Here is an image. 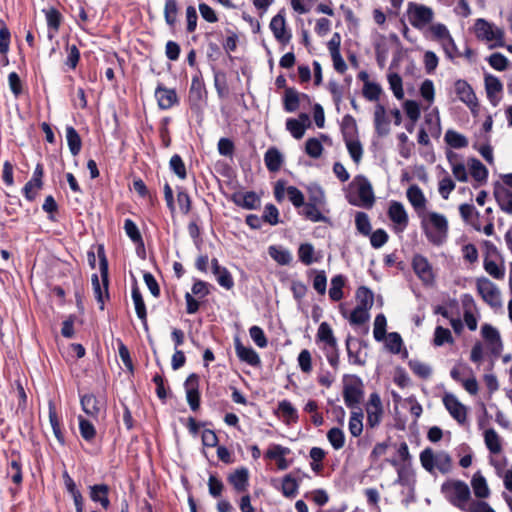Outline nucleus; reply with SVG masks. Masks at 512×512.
I'll return each instance as SVG.
<instances>
[{
	"label": "nucleus",
	"instance_id": "nucleus-4",
	"mask_svg": "<svg viewBox=\"0 0 512 512\" xmlns=\"http://www.w3.org/2000/svg\"><path fill=\"white\" fill-rule=\"evenodd\" d=\"M364 396V384L357 375L345 374L343 376V398L345 405L350 408H356Z\"/></svg>",
	"mask_w": 512,
	"mask_h": 512
},
{
	"label": "nucleus",
	"instance_id": "nucleus-22",
	"mask_svg": "<svg viewBox=\"0 0 512 512\" xmlns=\"http://www.w3.org/2000/svg\"><path fill=\"white\" fill-rule=\"evenodd\" d=\"M234 347L236 355L240 361L245 362L252 367H258L261 365V359L258 353L252 347L244 346L238 337L234 340Z\"/></svg>",
	"mask_w": 512,
	"mask_h": 512
},
{
	"label": "nucleus",
	"instance_id": "nucleus-28",
	"mask_svg": "<svg viewBox=\"0 0 512 512\" xmlns=\"http://www.w3.org/2000/svg\"><path fill=\"white\" fill-rule=\"evenodd\" d=\"M80 404L83 411L94 419L98 418L103 408L100 400L92 393L81 395Z\"/></svg>",
	"mask_w": 512,
	"mask_h": 512
},
{
	"label": "nucleus",
	"instance_id": "nucleus-10",
	"mask_svg": "<svg viewBox=\"0 0 512 512\" xmlns=\"http://www.w3.org/2000/svg\"><path fill=\"white\" fill-rule=\"evenodd\" d=\"M6 477L10 478L16 487L20 488L23 483V461L19 451L12 450L6 455Z\"/></svg>",
	"mask_w": 512,
	"mask_h": 512
},
{
	"label": "nucleus",
	"instance_id": "nucleus-5",
	"mask_svg": "<svg viewBox=\"0 0 512 512\" xmlns=\"http://www.w3.org/2000/svg\"><path fill=\"white\" fill-rule=\"evenodd\" d=\"M475 36L478 40L493 42L489 48L504 46V32L483 18H479L474 24Z\"/></svg>",
	"mask_w": 512,
	"mask_h": 512
},
{
	"label": "nucleus",
	"instance_id": "nucleus-37",
	"mask_svg": "<svg viewBox=\"0 0 512 512\" xmlns=\"http://www.w3.org/2000/svg\"><path fill=\"white\" fill-rule=\"evenodd\" d=\"M358 196L361 200V206L366 208H371L373 206L375 196L370 182L365 178H363L362 182L359 184Z\"/></svg>",
	"mask_w": 512,
	"mask_h": 512
},
{
	"label": "nucleus",
	"instance_id": "nucleus-30",
	"mask_svg": "<svg viewBox=\"0 0 512 512\" xmlns=\"http://www.w3.org/2000/svg\"><path fill=\"white\" fill-rule=\"evenodd\" d=\"M389 124L385 107L382 104H377L374 111V127L379 137H385L390 133Z\"/></svg>",
	"mask_w": 512,
	"mask_h": 512
},
{
	"label": "nucleus",
	"instance_id": "nucleus-7",
	"mask_svg": "<svg viewBox=\"0 0 512 512\" xmlns=\"http://www.w3.org/2000/svg\"><path fill=\"white\" fill-rule=\"evenodd\" d=\"M407 16L409 23L414 28L422 30L433 21L434 12L432 8L426 5L409 2L407 7Z\"/></svg>",
	"mask_w": 512,
	"mask_h": 512
},
{
	"label": "nucleus",
	"instance_id": "nucleus-34",
	"mask_svg": "<svg viewBox=\"0 0 512 512\" xmlns=\"http://www.w3.org/2000/svg\"><path fill=\"white\" fill-rule=\"evenodd\" d=\"M316 341L322 342L325 344V348H336L337 339L334 336L333 330L329 323L322 322L319 327L316 334Z\"/></svg>",
	"mask_w": 512,
	"mask_h": 512
},
{
	"label": "nucleus",
	"instance_id": "nucleus-14",
	"mask_svg": "<svg viewBox=\"0 0 512 512\" xmlns=\"http://www.w3.org/2000/svg\"><path fill=\"white\" fill-rule=\"evenodd\" d=\"M270 30L275 39L283 46L287 45L291 39L292 34L286 28V19L284 9L280 10L270 21Z\"/></svg>",
	"mask_w": 512,
	"mask_h": 512
},
{
	"label": "nucleus",
	"instance_id": "nucleus-3",
	"mask_svg": "<svg viewBox=\"0 0 512 512\" xmlns=\"http://www.w3.org/2000/svg\"><path fill=\"white\" fill-rule=\"evenodd\" d=\"M427 32L430 33L431 40L436 41L441 45L445 56L449 60L453 61L455 58L462 57V53L458 50V47L445 24H431Z\"/></svg>",
	"mask_w": 512,
	"mask_h": 512
},
{
	"label": "nucleus",
	"instance_id": "nucleus-27",
	"mask_svg": "<svg viewBox=\"0 0 512 512\" xmlns=\"http://www.w3.org/2000/svg\"><path fill=\"white\" fill-rule=\"evenodd\" d=\"M131 296H132L133 303L135 306L136 314H137L138 318L141 320L144 329L147 330L148 329V320H147L146 305H145L142 293L137 285V282H135L132 285Z\"/></svg>",
	"mask_w": 512,
	"mask_h": 512
},
{
	"label": "nucleus",
	"instance_id": "nucleus-55",
	"mask_svg": "<svg viewBox=\"0 0 512 512\" xmlns=\"http://www.w3.org/2000/svg\"><path fill=\"white\" fill-rule=\"evenodd\" d=\"M299 483L292 477L291 474H287L282 480V494L287 498H294L298 493Z\"/></svg>",
	"mask_w": 512,
	"mask_h": 512
},
{
	"label": "nucleus",
	"instance_id": "nucleus-8",
	"mask_svg": "<svg viewBox=\"0 0 512 512\" xmlns=\"http://www.w3.org/2000/svg\"><path fill=\"white\" fill-rule=\"evenodd\" d=\"M476 289L483 301L492 308H500L501 296L497 286L486 277L476 279Z\"/></svg>",
	"mask_w": 512,
	"mask_h": 512
},
{
	"label": "nucleus",
	"instance_id": "nucleus-50",
	"mask_svg": "<svg viewBox=\"0 0 512 512\" xmlns=\"http://www.w3.org/2000/svg\"><path fill=\"white\" fill-rule=\"evenodd\" d=\"M457 158V154L452 151L447 152V159L451 164V169L454 177L460 182L468 181V174L463 163H456L455 159Z\"/></svg>",
	"mask_w": 512,
	"mask_h": 512
},
{
	"label": "nucleus",
	"instance_id": "nucleus-62",
	"mask_svg": "<svg viewBox=\"0 0 512 512\" xmlns=\"http://www.w3.org/2000/svg\"><path fill=\"white\" fill-rule=\"evenodd\" d=\"M387 320L383 313L378 314L374 320L373 335L376 341L384 340L386 336Z\"/></svg>",
	"mask_w": 512,
	"mask_h": 512
},
{
	"label": "nucleus",
	"instance_id": "nucleus-25",
	"mask_svg": "<svg viewBox=\"0 0 512 512\" xmlns=\"http://www.w3.org/2000/svg\"><path fill=\"white\" fill-rule=\"evenodd\" d=\"M406 195H407L408 201L413 206L418 217H420V214L423 215L424 213H426L427 200L418 185H416V184L411 185L407 189Z\"/></svg>",
	"mask_w": 512,
	"mask_h": 512
},
{
	"label": "nucleus",
	"instance_id": "nucleus-54",
	"mask_svg": "<svg viewBox=\"0 0 512 512\" xmlns=\"http://www.w3.org/2000/svg\"><path fill=\"white\" fill-rule=\"evenodd\" d=\"M91 283L95 299L99 303V309L104 310L105 298L109 299V296H106L104 285L103 283H100L99 277L96 273L92 274Z\"/></svg>",
	"mask_w": 512,
	"mask_h": 512
},
{
	"label": "nucleus",
	"instance_id": "nucleus-46",
	"mask_svg": "<svg viewBox=\"0 0 512 512\" xmlns=\"http://www.w3.org/2000/svg\"><path fill=\"white\" fill-rule=\"evenodd\" d=\"M484 270L494 279L503 280L505 277V266L503 261L501 264H497L494 260L485 256L483 260Z\"/></svg>",
	"mask_w": 512,
	"mask_h": 512
},
{
	"label": "nucleus",
	"instance_id": "nucleus-36",
	"mask_svg": "<svg viewBox=\"0 0 512 512\" xmlns=\"http://www.w3.org/2000/svg\"><path fill=\"white\" fill-rule=\"evenodd\" d=\"M340 130L342 133L343 141L358 137V127L356 120L350 114L343 116L340 123Z\"/></svg>",
	"mask_w": 512,
	"mask_h": 512
},
{
	"label": "nucleus",
	"instance_id": "nucleus-18",
	"mask_svg": "<svg viewBox=\"0 0 512 512\" xmlns=\"http://www.w3.org/2000/svg\"><path fill=\"white\" fill-rule=\"evenodd\" d=\"M388 218L395 224V230L398 232H403L408 224L409 217L404 208V205L398 201H391L388 211Z\"/></svg>",
	"mask_w": 512,
	"mask_h": 512
},
{
	"label": "nucleus",
	"instance_id": "nucleus-63",
	"mask_svg": "<svg viewBox=\"0 0 512 512\" xmlns=\"http://www.w3.org/2000/svg\"><path fill=\"white\" fill-rule=\"evenodd\" d=\"M420 462L422 467L429 473H433L435 470L436 455H434L431 448H425L420 453Z\"/></svg>",
	"mask_w": 512,
	"mask_h": 512
},
{
	"label": "nucleus",
	"instance_id": "nucleus-6",
	"mask_svg": "<svg viewBox=\"0 0 512 512\" xmlns=\"http://www.w3.org/2000/svg\"><path fill=\"white\" fill-rule=\"evenodd\" d=\"M208 92L202 77V72L198 68L192 76L191 85L188 91V104L192 111L198 112L203 104L206 103Z\"/></svg>",
	"mask_w": 512,
	"mask_h": 512
},
{
	"label": "nucleus",
	"instance_id": "nucleus-33",
	"mask_svg": "<svg viewBox=\"0 0 512 512\" xmlns=\"http://www.w3.org/2000/svg\"><path fill=\"white\" fill-rule=\"evenodd\" d=\"M264 162L269 172H278L284 162V157L275 146L269 147L264 154Z\"/></svg>",
	"mask_w": 512,
	"mask_h": 512
},
{
	"label": "nucleus",
	"instance_id": "nucleus-23",
	"mask_svg": "<svg viewBox=\"0 0 512 512\" xmlns=\"http://www.w3.org/2000/svg\"><path fill=\"white\" fill-rule=\"evenodd\" d=\"M89 497L94 503H99L103 510L110 508V487L105 483L94 484L88 487Z\"/></svg>",
	"mask_w": 512,
	"mask_h": 512
},
{
	"label": "nucleus",
	"instance_id": "nucleus-59",
	"mask_svg": "<svg viewBox=\"0 0 512 512\" xmlns=\"http://www.w3.org/2000/svg\"><path fill=\"white\" fill-rule=\"evenodd\" d=\"M169 167L179 179L184 180L187 178L186 166L179 154H174L170 158Z\"/></svg>",
	"mask_w": 512,
	"mask_h": 512
},
{
	"label": "nucleus",
	"instance_id": "nucleus-31",
	"mask_svg": "<svg viewBox=\"0 0 512 512\" xmlns=\"http://www.w3.org/2000/svg\"><path fill=\"white\" fill-rule=\"evenodd\" d=\"M300 99L309 100L305 93H299L295 88H286L283 97V107L286 112H295L300 106Z\"/></svg>",
	"mask_w": 512,
	"mask_h": 512
},
{
	"label": "nucleus",
	"instance_id": "nucleus-51",
	"mask_svg": "<svg viewBox=\"0 0 512 512\" xmlns=\"http://www.w3.org/2000/svg\"><path fill=\"white\" fill-rule=\"evenodd\" d=\"M484 441L487 449L492 454H498L501 452L502 446L500 437L494 429L490 428L484 432Z\"/></svg>",
	"mask_w": 512,
	"mask_h": 512
},
{
	"label": "nucleus",
	"instance_id": "nucleus-49",
	"mask_svg": "<svg viewBox=\"0 0 512 512\" xmlns=\"http://www.w3.org/2000/svg\"><path fill=\"white\" fill-rule=\"evenodd\" d=\"M65 51L67 56L64 61V65L67 67L68 70H75L81 59V53L79 48L75 44L70 45L67 42L65 45Z\"/></svg>",
	"mask_w": 512,
	"mask_h": 512
},
{
	"label": "nucleus",
	"instance_id": "nucleus-12",
	"mask_svg": "<svg viewBox=\"0 0 512 512\" xmlns=\"http://www.w3.org/2000/svg\"><path fill=\"white\" fill-rule=\"evenodd\" d=\"M412 269L424 285H432L435 282L433 267L422 254H415L412 258Z\"/></svg>",
	"mask_w": 512,
	"mask_h": 512
},
{
	"label": "nucleus",
	"instance_id": "nucleus-11",
	"mask_svg": "<svg viewBox=\"0 0 512 512\" xmlns=\"http://www.w3.org/2000/svg\"><path fill=\"white\" fill-rule=\"evenodd\" d=\"M366 413L367 427L371 429L378 427L384 415L382 401L378 393L373 392L370 394L369 400L366 404Z\"/></svg>",
	"mask_w": 512,
	"mask_h": 512
},
{
	"label": "nucleus",
	"instance_id": "nucleus-53",
	"mask_svg": "<svg viewBox=\"0 0 512 512\" xmlns=\"http://www.w3.org/2000/svg\"><path fill=\"white\" fill-rule=\"evenodd\" d=\"M124 230L126 235L130 238V240L136 244L137 246L144 247V241L142 235L136 225V223L131 219H125L124 221Z\"/></svg>",
	"mask_w": 512,
	"mask_h": 512
},
{
	"label": "nucleus",
	"instance_id": "nucleus-42",
	"mask_svg": "<svg viewBox=\"0 0 512 512\" xmlns=\"http://www.w3.org/2000/svg\"><path fill=\"white\" fill-rule=\"evenodd\" d=\"M471 486L477 498L484 499L490 495V490L484 476L477 472L473 475Z\"/></svg>",
	"mask_w": 512,
	"mask_h": 512
},
{
	"label": "nucleus",
	"instance_id": "nucleus-47",
	"mask_svg": "<svg viewBox=\"0 0 512 512\" xmlns=\"http://www.w3.org/2000/svg\"><path fill=\"white\" fill-rule=\"evenodd\" d=\"M445 142L453 149H462L468 146V139L453 129H449L445 133Z\"/></svg>",
	"mask_w": 512,
	"mask_h": 512
},
{
	"label": "nucleus",
	"instance_id": "nucleus-2",
	"mask_svg": "<svg viewBox=\"0 0 512 512\" xmlns=\"http://www.w3.org/2000/svg\"><path fill=\"white\" fill-rule=\"evenodd\" d=\"M441 493L454 507L466 511L468 501L471 499L469 486L461 480H447L441 485Z\"/></svg>",
	"mask_w": 512,
	"mask_h": 512
},
{
	"label": "nucleus",
	"instance_id": "nucleus-43",
	"mask_svg": "<svg viewBox=\"0 0 512 512\" xmlns=\"http://www.w3.org/2000/svg\"><path fill=\"white\" fill-rule=\"evenodd\" d=\"M345 283L346 278L342 274L332 277L329 289V297L332 301L338 302L344 297L343 288Z\"/></svg>",
	"mask_w": 512,
	"mask_h": 512
},
{
	"label": "nucleus",
	"instance_id": "nucleus-1",
	"mask_svg": "<svg viewBox=\"0 0 512 512\" xmlns=\"http://www.w3.org/2000/svg\"><path fill=\"white\" fill-rule=\"evenodd\" d=\"M419 218L421 229L431 244L440 246L446 242L449 224L445 215L432 211L420 214Z\"/></svg>",
	"mask_w": 512,
	"mask_h": 512
},
{
	"label": "nucleus",
	"instance_id": "nucleus-19",
	"mask_svg": "<svg viewBox=\"0 0 512 512\" xmlns=\"http://www.w3.org/2000/svg\"><path fill=\"white\" fill-rule=\"evenodd\" d=\"M443 404L450 415L459 423L464 424L467 420V409L453 394H445Z\"/></svg>",
	"mask_w": 512,
	"mask_h": 512
},
{
	"label": "nucleus",
	"instance_id": "nucleus-60",
	"mask_svg": "<svg viewBox=\"0 0 512 512\" xmlns=\"http://www.w3.org/2000/svg\"><path fill=\"white\" fill-rule=\"evenodd\" d=\"M355 225L360 234L369 236L371 234V223L368 215L365 212H357L355 215Z\"/></svg>",
	"mask_w": 512,
	"mask_h": 512
},
{
	"label": "nucleus",
	"instance_id": "nucleus-16",
	"mask_svg": "<svg viewBox=\"0 0 512 512\" xmlns=\"http://www.w3.org/2000/svg\"><path fill=\"white\" fill-rule=\"evenodd\" d=\"M481 335L484 341L486 342L487 348L490 353L498 357L503 349V344L501 340V336L499 331L490 324H483L481 327Z\"/></svg>",
	"mask_w": 512,
	"mask_h": 512
},
{
	"label": "nucleus",
	"instance_id": "nucleus-38",
	"mask_svg": "<svg viewBox=\"0 0 512 512\" xmlns=\"http://www.w3.org/2000/svg\"><path fill=\"white\" fill-rule=\"evenodd\" d=\"M468 163L472 178L480 184L486 183L488 178V169L485 165L477 158H470Z\"/></svg>",
	"mask_w": 512,
	"mask_h": 512
},
{
	"label": "nucleus",
	"instance_id": "nucleus-48",
	"mask_svg": "<svg viewBox=\"0 0 512 512\" xmlns=\"http://www.w3.org/2000/svg\"><path fill=\"white\" fill-rule=\"evenodd\" d=\"M79 432L81 437L88 443H92L97 435L96 428L93 423L83 416L78 417Z\"/></svg>",
	"mask_w": 512,
	"mask_h": 512
},
{
	"label": "nucleus",
	"instance_id": "nucleus-64",
	"mask_svg": "<svg viewBox=\"0 0 512 512\" xmlns=\"http://www.w3.org/2000/svg\"><path fill=\"white\" fill-rule=\"evenodd\" d=\"M323 145L317 138H309L305 143V152L311 158L317 159L322 155Z\"/></svg>",
	"mask_w": 512,
	"mask_h": 512
},
{
	"label": "nucleus",
	"instance_id": "nucleus-20",
	"mask_svg": "<svg viewBox=\"0 0 512 512\" xmlns=\"http://www.w3.org/2000/svg\"><path fill=\"white\" fill-rule=\"evenodd\" d=\"M227 481L236 493H246L249 487V470L246 467L237 468L227 476Z\"/></svg>",
	"mask_w": 512,
	"mask_h": 512
},
{
	"label": "nucleus",
	"instance_id": "nucleus-58",
	"mask_svg": "<svg viewBox=\"0 0 512 512\" xmlns=\"http://www.w3.org/2000/svg\"><path fill=\"white\" fill-rule=\"evenodd\" d=\"M388 83L390 86V89L392 90L394 96L401 100L404 98V90H403V81L401 76L398 73H389L388 76Z\"/></svg>",
	"mask_w": 512,
	"mask_h": 512
},
{
	"label": "nucleus",
	"instance_id": "nucleus-26",
	"mask_svg": "<svg viewBox=\"0 0 512 512\" xmlns=\"http://www.w3.org/2000/svg\"><path fill=\"white\" fill-rule=\"evenodd\" d=\"M484 82L487 99L493 106H497L500 101L498 94L503 90L501 81L496 76L487 74L485 75Z\"/></svg>",
	"mask_w": 512,
	"mask_h": 512
},
{
	"label": "nucleus",
	"instance_id": "nucleus-32",
	"mask_svg": "<svg viewBox=\"0 0 512 512\" xmlns=\"http://www.w3.org/2000/svg\"><path fill=\"white\" fill-rule=\"evenodd\" d=\"M42 12L45 14L47 26H48V37L52 39L56 33L59 32L61 27L63 16L62 14L54 7H50L48 9H43Z\"/></svg>",
	"mask_w": 512,
	"mask_h": 512
},
{
	"label": "nucleus",
	"instance_id": "nucleus-52",
	"mask_svg": "<svg viewBox=\"0 0 512 512\" xmlns=\"http://www.w3.org/2000/svg\"><path fill=\"white\" fill-rule=\"evenodd\" d=\"M349 432L353 437H359L363 432V412L361 409L352 411L348 423Z\"/></svg>",
	"mask_w": 512,
	"mask_h": 512
},
{
	"label": "nucleus",
	"instance_id": "nucleus-41",
	"mask_svg": "<svg viewBox=\"0 0 512 512\" xmlns=\"http://www.w3.org/2000/svg\"><path fill=\"white\" fill-rule=\"evenodd\" d=\"M97 254H98V258H99V269H100V275H101V282L104 285V290H105L106 296L108 297L109 268H108V260H107L103 245L98 246Z\"/></svg>",
	"mask_w": 512,
	"mask_h": 512
},
{
	"label": "nucleus",
	"instance_id": "nucleus-35",
	"mask_svg": "<svg viewBox=\"0 0 512 512\" xmlns=\"http://www.w3.org/2000/svg\"><path fill=\"white\" fill-rule=\"evenodd\" d=\"M49 422L58 443L64 446L66 443L65 435L61 427V421L56 412V407L52 402H49Z\"/></svg>",
	"mask_w": 512,
	"mask_h": 512
},
{
	"label": "nucleus",
	"instance_id": "nucleus-13",
	"mask_svg": "<svg viewBox=\"0 0 512 512\" xmlns=\"http://www.w3.org/2000/svg\"><path fill=\"white\" fill-rule=\"evenodd\" d=\"M154 96L160 110H169L180 102L176 89L168 88L161 82L157 84Z\"/></svg>",
	"mask_w": 512,
	"mask_h": 512
},
{
	"label": "nucleus",
	"instance_id": "nucleus-44",
	"mask_svg": "<svg viewBox=\"0 0 512 512\" xmlns=\"http://www.w3.org/2000/svg\"><path fill=\"white\" fill-rule=\"evenodd\" d=\"M178 13L179 6L177 0H165L163 15L166 24L171 29H174L176 26Z\"/></svg>",
	"mask_w": 512,
	"mask_h": 512
},
{
	"label": "nucleus",
	"instance_id": "nucleus-57",
	"mask_svg": "<svg viewBox=\"0 0 512 512\" xmlns=\"http://www.w3.org/2000/svg\"><path fill=\"white\" fill-rule=\"evenodd\" d=\"M327 439L335 450H339L345 445L344 432L338 427H333L327 432Z\"/></svg>",
	"mask_w": 512,
	"mask_h": 512
},
{
	"label": "nucleus",
	"instance_id": "nucleus-15",
	"mask_svg": "<svg viewBox=\"0 0 512 512\" xmlns=\"http://www.w3.org/2000/svg\"><path fill=\"white\" fill-rule=\"evenodd\" d=\"M200 377L196 373H191L184 382L186 399L192 411L196 412L200 408Z\"/></svg>",
	"mask_w": 512,
	"mask_h": 512
},
{
	"label": "nucleus",
	"instance_id": "nucleus-24",
	"mask_svg": "<svg viewBox=\"0 0 512 512\" xmlns=\"http://www.w3.org/2000/svg\"><path fill=\"white\" fill-rule=\"evenodd\" d=\"M274 414L277 417L282 418L283 422L287 425L295 424L299 420L297 409L287 399L278 402L277 409L274 411Z\"/></svg>",
	"mask_w": 512,
	"mask_h": 512
},
{
	"label": "nucleus",
	"instance_id": "nucleus-29",
	"mask_svg": "<svg viewBox=\"0 0 512 512\" xmlns=\"http://www.w3.org/2000/svg\"><path fill=\"white\" fill-rule=\"evenodd\" d=\"M231 200L235 205L248 210L257 209L260 206V198L254 191L234 193Z\"/></svg>",
	"mask_w": 512,
	"mask_h": 512
},
{
	"label": "nucleus",
	"instance_id": "nucleus-61",
	"mask_svg": "<svg viewBox=\"0 0 512 512\" xmlns=\"http://www.w3.org/2000/svg\"><path fill=\"white\" fill-rule=\"evenodd\" d=\"M344 142L350 154V157L356 164H358L363 155V148L360 141L357 138H354L349 140L347 139Z\"/></svg>",
	"mask_w": 512,
	"mask_h": 512
},
{
	"label": "nucleus",
	"instance_id": "nucleus-17",
	"mask_svg": "<svg viewBox=\"0 0 512 512\" xmlns=\"http://www.w3.org/2000/svg\"><path fill=\"white\" fill-rule=\"evenodd\" d=\"M345 346L348 355V361L351 365L364 366L366 364V356L362 357V348L366 347L363 340L348 335L345 340Z\"/></svg>",
	"mask_w": 512,
	"mask_h": 512
},
{
	"label": "nucleus",
	"instance_id": "nucleus-45",
	"mask_svg": "<svg viewBox=\"0 0 512 512\" xmlns=\"http://www.w3.org/2000/svg\"><path fill=\"white\" fill-rule=\"evenodd\" d=\"M357 307L370 310L374 303V294L372 290L366 286H360L356 290Z\"/></svg>",
	"mask_w": 512,
	"mask_h": 512
},
{
	"label": "nucleus",
	"instance_id": "nucleus-21",
	"mask_svg": "<svg viewBox=\"0 0 512 512\" xmlns=\"http://www.w3.org/2000/svg\"><path fill=\"white\" fill-rule=\"evenodd\" d=\"M493 194L496 202L502 211L507 214H512V191L496 181L493 184Z\"/></svg>",
	"mask_w": 512,
	"mask_h": 512
},
{
	"label": "nucleus",
	"instance_id": "nucleus-39",
	"mask_svg": "<svg viewBox=\"0 0 512 512\" xmlns=\"http://www.w3.org/2000/svg\"><path fill=\"white\" fill-rule=\"evenodd\" d=\"M65 131L70 153L73 156H77L82 149V139L73 126H66Z\"/></svg>",
	"mask_w": 512,
	"mask_h": 512
},
{
	"label": "nucleus",
	"instance_id": "nucleus-9",
	"mask_svg": "<svg viewBox=\"0 0 512 512\" xmlns=\"http://www.w3.org/2000/svg\"><path fill=\"white\" fill-rule=\"evenodd\" d=\"M454 91L458 99L468 106L472 114H476L478 112V99L472 86L466 80H456L454 82Z\"/></svg>",
	"mask_w": 512,
	"mask_h": 512
},
{
	"label": "nucleus",
	"instance_id": "nucleus-56",
	"mask_svg": "<svg viewBox=\"0 0 512 512\" xmlns=\"http://www.w3.org/2000/svg\"><path fill=\"white\" fill-rule=\"evenodd\" d=\"M268 253L270 257L280 265H288L292 260V256L288 250L276 246H270Z\"/></svg>",
	"mask_w": 512,
	"mask_h": 512
},
{
	"label": "nucleus",
	"instance_id": "nucleus-40",
	"mask_svg": "<svg viewBox=\"0 0 512 512\" xmlns=\"http://www.w3.org/2000/svg\"><path fill=\"white\" fill-rule=\"evenodd\" d=\"M320 206L321 205L319 204L305 202V204L302 206L303 210L300 212V214L312 222H328L329 219L319 210Z\"/></svg>",
	"mask_w": 512,
	"mask_h": 512
}]
</instances>
